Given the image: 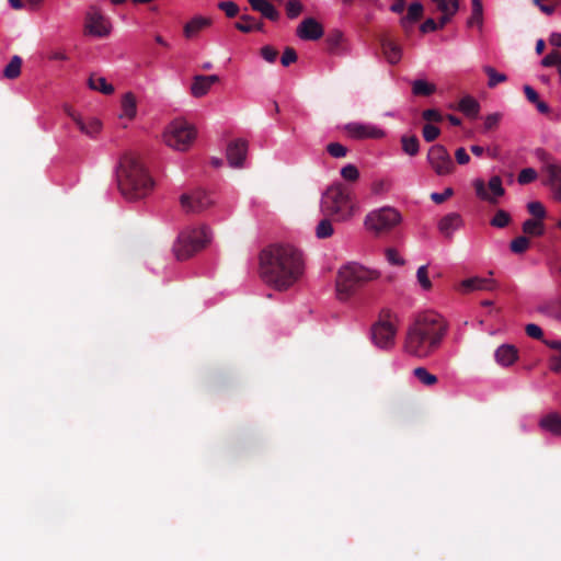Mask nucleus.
Wrapping results in <instances>:
<instances>
[{
	"instance_id": "nucleus-1",
	"label": "nucleus",
	"mask_w": 561,
	"mask_h": 561,
	"mask_svg": "<svg viewBox=\"0 0 561 561\" xmlns=\"http://www.w3.org/2000/svg\"><path fill=\"white\" fill-rule=\"evenodd\" d=\"M304 271L302 254L294 245L275 243L260 253V276L277 290L291 287L301 278Z\"/></svg>"
},
{
	"instance_id": "nucleus-2",
	"label": "nucleus",
	"mask_w": 561,
	"mask_h": 561,
	"mask_svg": "<svg viewBox=\"0 0 561 561\" xmlns=\"http://www.w3.org/2000/svg\"><path fill=\"white\" fill-rule=\"evenodd\" d=\"M446 333L442 316L434 311L419 313L407 329L403 348L413 357L427 358L440 347Z\"/></svg>"
},
{
	"instance_id": "nucleus-3",
	"label": "nucleus",
	"mask_w": 561,
	"mask_h": 561,
	"mask_svg": "<svg viewBox=\"0 0 561 561\" xmlns=\"http://www.w3.org/2000/svg\"><path fill=\"white\" fill-rule=\"evenodd\" d=\"M117 184L122 195L128 201L141 199L153 190L154 182L133 153H124L117 167Z\"/></svg>"
},
{
	"instance_id": "nucleus-4",
	"label": "nucleus",
	"mask_w": 561,
	"mask_h": 561,
	"mask_svg": "<svg viewBox=\"0 0 561 561\" xmlns=\"http://www.w3.org/2000/svg\"><path fill=\"white\" fill-rule=\"evenodd\" d=\"M378 277L377 271L368 270L358 263H348L342 266L335 282L339 300L350 299L362 286Z\"/></svg>"
},
{
	"instance_id": "nucleus-5",
	"label": "nucleus",
	"mask_w": 561,
	"mask_h": 561,
	"mask_svg": "<svg viewBox=\"0 0 561 561\" xmlns=\"http://www.w3.org/2000/svg\"><path fill=\"white\" fill-rule=\"evenodd\" d=\"M323 211L336 220H347L353 215V204L350 190L341 184L330 186L322 197Z\"/></svg>"
},
{
	"instance_id": "nucleus-6",
	"label": "nucleus",
	"mask_w": 561,
	"mask_h": 561,
	"mask_svg": "<svg viewBox=\"0 0 561 561\" xmlns=\"http://www.w3.org/2000/svg\"><path fill=\"white\" fill-rule=\"evenodd\" d=\"M210 241L207 227L187 228L183 230L173 245V251L178 260L190 259L196 252L204 249Z\"/></svg>"
},
{
	"instance_id": "nucleus-7",
	"label": "nucleus",
	"mask_w": 561,
	"mask_h": 561,
	"mask_svg": "<svg viewBox=\"0 0 561 561\" xmlns=\"http://www.w3.org/2000/svg\"><path fill=\"white\" fill-rule=\"evenodd\" d=\"M195 138V127L183 118L173 119L163 133L165 145L179 151L187 150Z\"/></svg>"
},
{
	"instance_id": "nucleus-8",
	"label": "nucleus",
	"mask_w": 561,
	"mask_h": 561,
	"mask_svg": "<svg viewBox=\"0 0 561 561\" xmlns=\"http://www.w3.org/2000/svg\"><path fill=\"white\" fill-rule=\"evenodd\" d=\"M402 220L401 214L393 207H382L370 211L365 219L368 230L376 233L387 232L398 226Z\"/></svg>"
},
{
	"instance_id": "nucleus-9",
	"label": "nucleus",
	"mask_w": 561,
	"mask_h": 561,
	"mask_svg": "<svg viewBox=\"0 0 561 561\" xmlns=\"http://www.w3.org/2000/svg\"><path fill=\"white\" fill-rule=\"evenodd\" d=\"M391 319L392 313L389 310L383 311L381 319L371 329L373 342L379 348L388 350L394 345L397 327Z\"/></svg>"
},
{
	"instance_id": "nucleus-10",
	"label": "nucleus",
	"mask_w": 561,
	"mask_h": 561,
	"mask_svg": "<svg viewBox=\"0 0 561 561\" xmlns=\"http://www.w3.org/2000/svg\"><path fill=\"white\" fill-rule=\"evenodd\" d=\"M427 161L433 171L439 175H449L455 171V164L443 145H434L427 152Z\"/></svg>"
},
{
	"instance_id": "nucleus-11",
	"label": "nucleus",
	"mask_w": 561,
	"mask_h": 561,
	"mask_svg": "<svg viewBox=\"0 0 561 561\" xmlns=\"http://www.w3.org/2000/svg\"><path fill=\"white\" fill-rule=\"evenodd\" d=\"M472 185L478 198L493 205L497 204V198L505 194L502 179L499 175H493L488 185L482 179H476Z\"/></svg>"
},
{
	"instance_id": "nucleus-12",
	"label": "nucleus",
	"mask_w": 561,
	"mask_h": 561,
	"mask_svg": "<svg viewBox=\"0 0 561 561\" xmlns=\"http://www.w3.org/2000/svg\"><path fill=\"white\" fill-rule=\"evenodd\" d=\"M180 202L187 213H202L214 204L213 198L202 190L181 195Z\"/></svg>"
},
{
	"instance_id": "nucleus-13",
	"label": "nucleus",
	"mask_w": 561,
	"mask_h": 561,
	"mask_svg": "<svg viewBox=\"0 0 561 561\" xmlns=\"http://www.w3.org/2000/svg\"><path fill=\"white\" fill-rule=\"evenodd\" d=\"M84 27L89 35H108L112 32L110 20L95 9L87 13Z\"/></svg>"
},
{
	"instance_id": "nucleus-14",
	"label": "nucleus",
	"mask_w": 561,
	"mask_h": 561,
	"mask_svg": "<svg viewBox=\"0 0 561 561\" xmlns=\"http://www.w3.org/2000/svg\"><path fill=\"white\" fill-rule=\"evenodd\" d=\"M347 135L357 140L362 139H380L385 136V131L371 124L348 123L344 127Z\"/></svg>"
},
{
	"instance_id": "nucleus-15",
	"label": "nucleus",
	"mask_w": 561,
	"mask_h": 561,
	"mask_svg": "<svg viewBox=\"0 0 561 561\" xmlns=\"http://www.w3.org/2000/svg\"><path fill=\"white\" fill-rule=\"evenodd\" d=\"M248 153V141L234 139L227 146V160L231 168H242Z\"/></svg>"
},
{
	"instance_id": "nucleus-16",
	"label": "nucleus",
	"mask_w": 561,
	"mask_h": 561,
	"mask_svg": "<svg viewBox=\"0 0 561 561\" xmlns=\"http://www.w3.org/2000/svg\"><path fill=\"white\" fill-rule=\"evenodd\" d=\"M380 48L382 55L389 64H398L402 57L401 45L396 41L394 37H380Z\"/></svg>"
},
{
	"instance_id": "nucleus-17",
	"label": "nucleus",
	"mask_w": 561,
	"mask_h": 561,
	"mask_svg": "<svg viewBox=\"0 0 561 561\" xmlns=\"http://www.w3.org/2000/svg\"><path fill=\"white\" fill-rule=\"evenodd\" d=\"M219 81V77L216 75L204 76L197 75L193 78L191 85V93L194 98H202L208 93L211 85Z\"/></svg>"
},
{
	"instance_id": "nucleus-18",
	"label": "nucleus",
	"mask_w": 561,
	"mask_h": 561,
	"mask_svg": "<svg viewBox=\"0 0 561 561\" xmlns=\"http://www.w3.org/2000/svg\"><path fill=\"white\" fill-rule=\"evenodd\" d=\"M442 13L440 25H446L459 10V0H431Z\"/></svg>"
},
{
	"instance_id": "nucleus-19",
	"label": "nucleus",
	"mask_w": 561,
	"mask_h": 561,
	"mask_svg": "<svg viewBox=\"0 0 561 561\" xmlns=\"http://www.w3.org/2000/svg\"><path fill=\"white\" fill-rule=\"evenodd\" d=\"M467 27L471 32H483V7L481 0H471V14L467 20Z\"/></svg>"
},
{
	"instance_id": "nucleus-20",
	"label": "nucleus",
	"mask_w": 561,
	"mask_h": 561,
	"mask_svg": "<svg viewBox=\"0 0 561 561\" xmlns=\"http://www.w3.org/2000/svg\"><path fill=\"white\" fill-rule=\"evenodd\" d=\"M495 360L499 365L507 367L518 358V351L514 345L503 344L495 351Z\"/></svg>"
},
{
	"instance_id": "nucleus-21",
	"label": "nucleus",
	"mask_w": 561,
	"mask_h": 561,
	"mask_svg": "<svg viewBox=\"0 0 561 561\" xmlns=\"http://www.w3.org/2000/svg\"><path fill=\"white\" fill-rule=\"evenodd\" d=\"M461 287L466 291L472 290H494L496 288L495 280L483 277H471L461 282Z\"/></svg>"
},
{
	"instance_id": "nucleus-22",
	"label": "nucleus",
	"mask_w": 561,
	"mask_h": 561,
	"mask_svg": "<svg viewBox=\"0 0 561 561\" xmlns=\"http://www.w3.org/2000/svg\"><path fill=\"white\" fill-rule=\"evenodd\" d=\"M213 24V20L209 16L195 15L187 21L184 26V35H193L206 31Z\"/></svg>"
},
{
	"instance_id": "nucleus-23",
	"label": "nucleus",
	"mask_w": 561,
	"mask_h": 561,
	"mask_svg": "<svg viewBox=\"0 0 561 561\" xmlns=\"http://www.w3.org/2000/svg\"><path fill=\"white\" fill-rule=\"evenodd\" d=\"M461 225V216L457 213H450L439 220L438 229L444 236L450 237Z\"/></svg>"
},
{
	"instance_id": "nucleus-24",
	"label": "nucleus",
	"mask_w": 561,
	"mask_h": 561,
	"mask_svg": "<svg viewBox=\"0 0 561 561\" xmlns=\"http://www.w3.org/2000/svg\"><path fill=\"white\" fill-rule=\"evenodd\" d=\"M251 8L254 11H257L262 14L263 18H266L271 21H277L279 18V12L276 10L275 5L268 0H249Z\"/></svg>"
},
{
	"instance_id": "nucleus-25",
	"label": "nucleus",
	"mask_w": 561,
	"mask_h": 561,
	"mask_svg": "<svg viewBox=\"0 0 561 561\" xmlns=\"http://www.w3.org/2000/svg\"><path fill=\"white\" fill-rule=\"evenodd\" d=\"M309 39H322L321 47L333 55H340L346 50V37H308Z\"/></svg>"
},
{
	"instance_id": "nucleus-26",
	"label": "nucleus",
	"mask_w": 561,
	"mask_h": 561,
	"mask_svg": "<svg viewBox=\"0 0 561 561\" xmlns=\"http://www.w3.org/2000/svg\"><path fill=\"white\" fill-rule=\"evenodd\" d=\"M539 425L543 431L561 437V415L559 413L551 412L545 415L540 420Z\"/></svg>"
},
{
	"instance_id": "nucleus-27",
	"label": "nucleus",
	"mask_w": 561,
	"mask_h": 561,
	"mask_svg": "<svg viewBox=\"0 0 561 561\" xmlns=\"http://www.w3.org/2000/svg\"><path fill=\"white\" fill-rule=\"evenodd\" d=\"M323 26L313 18L305 19L296 30V35H323Z\"/></svg>"
},
{
	"instance_id": "nucleus-28",
	"label": "nucleus",
	"mask_w": 561,
	"mask_h": 561,
	"mask_svg": "<svg viewBox=\"0 0 561 561\" xmlns=\"http://www.w3.org/2000/svg\"><path fill=\"white\" fill-rule=\"evenodd\" d=\"M542 171L547 173V178L542 184L552 188L561 184V162L542 167Z\"/></svg>"
},
{
	"instance_id": "nucleus-29",
	"label": "nucleus",
	"mask_w": 561,
	"mask_h": 561,
	"mask_svg": "<svg viewBox=\"0 0 561 561\" xmlns=\"http://www.w3.org/2000/svg\"><path fill=\"white\" fill-rule=\"evenodd\" d=\"M424 8L421 2H412L408 7L407 15L401 19L402 26L408 30L422 18Z\"/></svg>"
},
{
	"instance_id": "nucleus-30",
	"label": "nucleus",
	"mask_w": 561,
	"mask_h": 561,
	"mask_svg": "<svg viewBox=\"0 0 561 561\" xmlns=\"http://www.w3.org/2000/svg\"><path fill=\"white\" fill-rule=\"evenodd\" d=\"M236 27L242 33L263 32V23L250 15H242L236 23Z\"/></svg>"
},
{
	"instance_id": "nucleus-31",
	"label": "nucleus",
	"mask_w": 561,
	"mask_h": 561,
	"mask_svg": "<svg viewBox=\"0 0 561 561\" xmlns=\"http://www.w3.org/2000/svg\"><path fill=\"white\" fill-rule=\"evenodd\" d=\"M121 107V116L133 119L137 114L136 96L131 92L125 93L122 98Z\"/></svg>"
},
{
	"instance_id": "nucleus-32",
	"label": "nucleus",
	"mask_w": 561,
	"mask_h": 561,
	"mask_svg": "<svg viewBox=\"0 0 561 561\" xmlns=\"http://www.w3.org/2000/svg\"><path fill=\"white\" fill-rule=\"evenodd\" d=\"M402 151L409 157H415L420 151V140L415 135H402L400 138Z\"/></svg>"
},
{
	"instance_id": "nucleus-33",
	"label": "nucleus",
	"mask_w": 561,
	"mask_h": 561,
	"mask_svg": "<svg viewBox=\"0 0 561 561\" xmlns=\"http://www.w3.org/2000/svg\"><path fill=\"white\" fill-rule=\"evenodd\" d=\"M522 230L526 237H541L545 233V222L536 219H526L522 225Z\"/></svg>"
},
{
	"instance_id": "nucleus-34",
	"label": "nucleus",
	"mask_w": 561,
	"mask_h": 561,
	"mask_svg": "<svg viewBox=\"0 0 561 561\" xmlns=\"http://www.w3.org/2000/svg\"><path fill=\"white\" fill-rule=\"evenodd\" d=\"M458 108L468 117H477L480 110L479 102L472 96H465L460 100Z\"/></svg>"
},
{
	"instance_id": "nucleus-35",
	"label": "nucleus",
	"mask_w": 561,
	"mask_h": 561,
	"mask_svg": "<svg viewBox=\"0 0 561 561\" xmlns=\"http://www.w3.org/2000/svg\"><path fill=\"white\" fill-rule=\"evenodd\" d=\"M77 126L80 129L81 133L93 137L101 130V122L96 118H78L77 119Z\"/></svg>"
},
{
	"instance_id": "nucleus-36",
	"label": "nucleus",
	"mask_w": 561,
	"mask_h": 561,
	"mask_svg": "<svg viewBox=\"0 0 561 561\" xmlns=\"http://www.w3.org/2000/svg\"><path fill=\"white\" fill-rule=\"evenodd\" d=\"M88 84L90 89L100 91L105 95H110L114 92V87L103 77H96L92 75L88 80Z\"/></svg>"
},
{
	"instance_id": "nucleus-37",
	"label": "nucleus",
	"mask_w": 561,
	"mask_h": 561,
	"mask_svg": "<svg viewBox=\"0 0 561 561\" xmlns=\"http://www.w3.org/2000/svg\"><path fill=\"white\" fill-rule=\"evenodd\" d=\"M22 58L18 55L13 56L9 64L3 69V76L7 79L13 80L21 75Z\"/></svg>"
},
{
	"instance_id": "nucleus-38",
	"label": "nucleus",
	"mask_w": 561,
	"mask_h": 561,
	"mask_svg": "<svg viewBox=\"0 0 561 561\" xmlns=\"http://www.w3.org/2000/svg\"><path fill=\"white\" fill-rule=\"evenodd\" d=\"M436 91V87L425 80L417 79L412 83V92L414 95L430 96Z\"/></svg>"
},
{
	"instance_id": "nucleus-39",
	"label": "nucleus",
	"mask_w": 561,
	"mask_h": 561,
	"mask_svg": "<svg viewBox=\"0 0 561 561\" xmlns=\"http://www.w3.org/2000/svg\"><path fill=\"white\" fill-rule=\"evenodd\" d=\"M530 248V240L526 236H518L510 242V250L514 254H524Z\"/></svg>"
},
{
	"instance_id": "nucleus-40",
	"label": "nucleus",
	"mask_w": 561,
	"mask_h": 561,
	"mask_svg": "<svg viewBox=\"0 0 561 561\" xmlns=\"http://www.w3.org/2000/svg\"><path fill=\"white\" fill-rule=\"evenodd\" d=\"M413 376L424 386H433L437 382V377L430 373L425 367L414 368Z\"/></svg>"
},
{
	"instance_id": "nucleus-41",
	"label": "nucleus",
	"mask_w": 561,
	"mask_h": 561,
	"mask_svg": "<svg viewBox=\"0 0 561 561\" xmlns=\"http://www.w3.org/2000/svg\"><path fill=\"white\" fill-rule=\"evenodd\" d=\"M483 70L489 77L488 87L491 89L507 80V77L504 73L497 72L491 66H485Z\"/></svg>"
},
{
	"instance_id": "nucleus-42",
	"label": "nucleus",
	"mask_w": 561,
	"mask_h": 561,
	"mask_svg": "<svg viewBox=\"0 0 561 561\" xmlns=\"http://www.w3.org/2000/svg\"><path fill=\"white\" fill-rule=\"evenodd\" d=\"M512 221V217L508 211L504 209L496 210L495 215L491 219V226L495 228H505Z\"/></svg>"
},
{
	"instance_id": "nucleus-43",
	"label": "nucleus",
	"mask_w": 561,
	"mask_h": 561,
	"mask_svg": "<svg viewBox=\"0 0 561 561\" xmlns=\"http://www.w3.org/2000/svg\"><path fill=\"white\" fill-rule=\"evenodd\" d=\"M527 211L534 217L533 219L543 221L547 217V210L542 203L534 201L527 204Z\"/></svg>"
},
{
	"instance_id": "nucleus-44",
	"label": "nucleus",
	"mask_w": 561,
	"mask_h": 561,
	"mask_svg": "<svg viewBox=\"0 0 561 561\" xmlns=\"http://www.w3.org/2000/svg\"><path fill=\"white\" fill-rule=\"evenodd\" d=\"M333 226L329 219H322L317 228H316V236L319 239H325L333 234Z\"/></svg>"
},
{
	"instance_id": "nucleus-45",
	"label": "nucleus",
	"mask_w": 561,
	"mask_h": 561,
	"mask_svg": "<svg viewBox=\"0 0 561 561\" xmlns=\"http://www.w3.org/2000/svg\"><path fill=\"white\" fill-rule=\"evenodd\" d=\"M304 10V5L300 0H288L286 2V15L289 19L298 18Z\"/></svg>"
},
{
	"instance_id": "nucleus-46",
	"label": "nucleus",
	"mask_w": 561,
	"mask_h": 561,
	"mask_svg": "<svg viewBox=\"0 0 561 561\" xmlns=\"http://www.w3.org/2000/svg\"><path fill=\"white\" fill-rule=\"evenodd\" d=\"M538 178V173L533 168H525L523 169L517 176V182L520 185H527L531 182H534Z\"/></svg>"
},
{
	"instance_id": "nucleus-47",
	"label": "nucleus",
	"mask_w": 561,
	"mask_h": 561,
	"mask_svg": "<svg viewBox=\"0 0 561 561\" xmlns=\"http://www.w3.org/2000/svg\"><path fill=\"white\" fill-rule=\"evenodd\" d=\"M416 278L424 290H430L432 288V282L428 277L427 265H422L417 268Z\"/></svg>"
},
{
	"instance_id": "nucleus-48",
	"label": "nucleus",
	"mask_w": 561,
	"mask_h": 561,
	"mask_svg": "<svg viewBox=\"0 0 561 561\" xmlns=\"http://www.w3.org/2000/svg\"><path fill=\"white\" fill-rule=\"evenodd\" d=\"M440 135V129L433 124H425L422 128V136L425 141L433 142Z\"/></svg>"
},
{
	"instance_id": "nucleus-49",
	"label": "nucleus",
	"mask_w": 561,
	"mask_h": 561,
	"mask_svg": "<svg viewBox=\"0 0 561 561\" xmlns=\"http://www.w3.org/2000/svg\"><path fill=\"white\" fill-rule=\"evenodd\" d=\"M445 25H440V18L438 21H435L434 19L430 18L426 19L420 26V31L424 34L426 33H433L443 30Z\"/></svg>"
},
{
	"instance_id": "nucleus-50",
	"label": "nucleus",
	"mask_w": 561,
	"mask_h": 561,
	"mask_svg": "<svg viewBox=\"0 0 561 561\" xmlns=\"http://www.w3.org/2000/svg\"><path fill=\"white\" fill-rule=\"evenodd\" d=\"M341 175L345 181L356 182L359 178V171L354 164H347L341 169Z\"/></svg>"
},
{
	"instance_id": "nucleus-51",
	"label": "nucleus",
	"mask_w": 561,
	"mask_h": 561,
	"mask_svg": "<svg viewBox=\"0 0 561 561\" xmlns=\"http://www.w3.org/2000/svg\"><path fill=\"white\" fill-rule=\"evenodd\" d=\"M327 151L333 158H343L347 153V148L340 142H330L327 146Z\"/></svg>"
},
{
	"instance_id": "nucleus-52",
	"label": "nucleus",
	"mask_w": 561,
	"mask_h": 561,
	"mask_svg": "<svg viewBox=\"0 0 561 561\" xmlns=\"http://www.w3.org/2000/svg\"><path fill=\"white\" fill-rule=\"evenodd\" d=\"M218 8L225 12L228 18H234L239 13V7L233 1H221Z\"/></svg>"
},
{
	"instance_id": "nucleus-53",
	"label": "nucleus",
	"mask_w": 561,
	"mask_h": 561,
	"mask_svg": "<svg viewBox=\"0 0 561 561\" xmlns=\"http://www.w3.org/2000/svg\"><path fill=\"white\" fill-rule=\"evenodd\" d=\"M422 118L426 121V124L440 123L444 118L442 113L435 108H427L422 112Z\"/></svg>"
},
{
	"instance_id": "nucleus-54",
	"label": "nucleus",
	"mask_w": 561,
	"mask_h": 561,
	"mask_svg": "<svg viewBox=\"0 0 561 561\" xmlns=\"http://www.w3.org/2000/svg\"><path fill=\"white\" fill-rule=\"evenodd\" d=\"M502 115L500 113L489 114L484 119V130L490 131L497 128L501 122Z\"/></svg>"
},
{
	"instance_id": "nucleus-55",
	"label": "nucleus",
	"mask_w": 561,
	"mask_h": 561,
	"mask_svg": "<svg viewBox=\"0 0 561 561\" xmlns=\"http://www.w3.org/2000/svg\"><path fill=\"white\" fill-rule=\"evenodd\" d=\"M525 332L531 339L540 340V341L545 340L543 332H542L541 328L535 323L527 324L525 327Z\"/></svg>"
},
{
	"instance_id": "nucleus-56",
	"label": "nucleus",
	"mask_w": 561,
	"mask_h": 561,
	"mask_svg": "<svg viewBox=\"0 0 561 561\" xmlns=\"http://www.w3.org/2000/svg\"><path fill=\"white\" fill-rule=\"evenodd\" d=\"M261 56L267 62H274L277 59L278 50L272 46H264L261 48Z\"/></svg>"
},
{
	"instance_id": "nucleus-57",
	"label": "nucleus",
	"mask_w": 561,
	"mask_h": 561,
	"mask_svg": "<svg viewBox=\"0 0 561 561\" xmlns=\"http://www.w3.org/2000/svg\"><path fill=\"white\" fill-rule=\"evenodd\" d=\"M296 60H297V54H296L295 49L291 47H287L280 57L282 65L284 67H288Z\"/></svg>"
},
{
	"instance_id": "nucleus-58",
	"label": "nucleus",
	"mask_w": 561,
	"mask_h": 561,
	"mask_svg": "<svg viewBox=\"0 0 561 561\" xmlns=\"http://www.w3.org/2000/svg\"><path fill=\"white\" fill-rule=\"evenodd\" d=\"M454 195V190L451 187H447L443 193H432L431 199L436 204H442L447 201L449 197Z\"/></svg>"
},
{
	"instance_id": "nucleus-59",
	"label": "nucleus",
	"mask_w": 561,
	"mask_h": 561,
	"mask_svg": "<svg viewBox=\"0 0 561 561\" xmlns=\"http://www.w3.org/2000/svg\"><path fill=\"white\" fill-rule=\"evenodd\" d=\"M386 257L388 262L392 265H403L404 260L399 255L398 251L396 249H388L386 251Z\"/></svg>"
},
{
	"instance_id": "nucleus-60",
	"label": "nucleus",
	"mask_w": 561,
	"mask_h": 561,
	"mask_svg": "<svg viewBox=\"0 0 561 561\" xmlns=\"http://www.w3.org/2000/svg\"><path fill=\"white\" fill-rule=\"evenodd\" d=\"M541 65L543 67H552L554 65L559 66V53L557 50H553L547 56H545L541 60Z\"/></svg>"
},
{
	"instance_id": "nucleus-61",
	"label": "nucleus",
	"mask_w": 561,
	"mask_h": 561,
	"mask_svg": "<svg viewBox=\"0 0 561 561\" xmlns=\"http://www.w3.org/2000/svg\"><path fill=\"white\" fill-rule=\"evenodd\" d=\"M44 56L49 60H66L67 55L61 49H48L44 53Z\"/></svg>"
},
{
	"instance_id": "nucleus-62",
	"label": "nucleus",
	"mask_w": 561,
	"mask_h": 561,
	"mask_svg": "<svg viewBox=\"0 0 561 561\" xmlns=\"http://www.w3.org/2000/svg\"><path fill=\"white\" fill-rule=\"evenodd\" d=\"M455 158H456V161L460 164V165H465V164H468L470 162V156L467 153L466 149L460 147L456 150L455 152Z\"/></svg>"
},
{
	"instance_id": "nucleus-63",
	"label": "nucleus",
	"mask_w": 561,
	"mask_h": 561,
	"mask_svg": "<svg viewBox=\"0 0 561 561\" xmlns=\"http://www.w3.org/2000/svg\"><path fill=\"white\" fill-rule=\"evenodd\" d=\"M524 93H525L526 99L533 104H535L536 102H538L540 100L536 90L528 84L524 85Z\"/></svg>"
},
{
	"instance_id": "nucleus-64",
	"label": "nucleus",
	"mask_w": 561,
	"mask_h": 561,
	"mask_svg": "<svg viewBox=\"0 0 561 561\" xmlns=\"http://www.w3.org/2000/svg\"><path fill=\"white\" fill-rule=\"evenodd\" d=\"M536 156L540 160V162L543 163V167L548 164H554L552 162V157L543 149H537Z\"/></svg>"
}]
</instances>
